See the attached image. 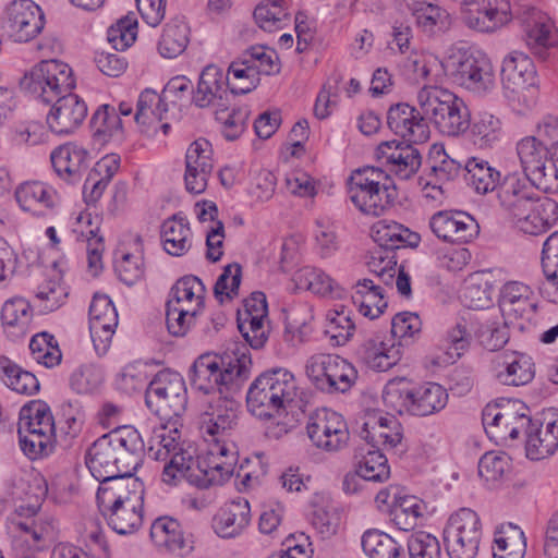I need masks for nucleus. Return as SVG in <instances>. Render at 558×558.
Returning <instances> with one entry per match:
<instances>
[{
    "label": "nucleus",
    "mask_w": 558,
    "mask_h": 558,
    "mask_svg": "<svg viewBox=\"0 0 558 558\" xmlns=\"http://www.w3.org/2000/svg\"><path fill=\"white\" fill-rule=\"evenodd\" d=\"M250 366L251 357L246 350L240 351L239 348L221 356L204 354L193 363L190 381L194 389L205 395H234L247 378Z\"/></svg>",
    "instance_id": "3"
},
{
    "label": "nucleus",
    "mask_w": 558,
    "mask_h": 558,
    "mask_svg": "<svg viewBox=\"0 0 558 558\" xmlns=\"http://www.w3.org/2000/svg\"><path fill=\"white\" fill-rule=\"evenodd\" d=\"M217 452L226 458L223 462L215 459L209 461L194 458L191 452L182 449L175 438L170 435L166 426L153 430L145 453L155 461H163L161 480L168 485H177L182 478L197 488L205 489L210 486L222 485L234 473L235 454L226 446H217Z\"/></svg>",
    "instance_id": "1"
},
{
    "label": "nucleus",
    "mask_w": 558,
    "mask_h": 558,
    "mask_svg": "<svg viewBox=\"0 0 558 558\" xmlns=\"http://www.w3.org/2000/svg\"><path fill=\"white\" fill-rule=\"evenodd\" d=\"M114 459L123 476H134L145 454L144 440L133 426H120L108 433Z\"/></svg>",
    "instance_id": "22"
},
{
    "label": "nucleus",
    "mask_w": 558,
    "mask_h": 558,
    "mask_svg": "<svg viewBox=\"0 0 558 558\" xmlns=\"http://www.w3.org/2000/svg\"><path fill=\"white\" fill-rule=\"evenodd\" d=\"M469 129L470 141L481 149L492 148L501 140V121L492 113L478 114Z\"/></svg>",
    "instance_id": "45"
},
{
    "label": "nucleus",
    "mask_w": 558,
    "mask_h": 558,
    "mask_svg": "<svg viewBox=\"0 0 558 558\" xmlns=\"http://www.w3.org/2000/svg\"><path fill=\"white\" fill-rule=\"evenodd\" d=\"M241 405L233 399V395L218 396L207 407L201 422V432L207 441H214L213 448L209 450L208 457L203 459L209 461L214 459L213 452L217 451V446H226V448L236 456L225 441V437L229 436L239 423ZM226 458L217 452L215 461L223 462Z\"/></svg>",
    "instance_id": "11"
},
{
    "label": "nucleus",
    "mask_w": 558,
    "mask_h": 558,
    "mask_svg": "<svg viewBox=\"0 0 558 558\" xmlns=\"http://www.w3.org/2000/svg\"><path fill=\"white\" fill-rule=\"evenodd\" d=\"M500 367L496 377L500 384L507 386H524L535 375L532 357L521 352L505 355Z\"/></svg>",
    "instance_id": "37"
},
{
    "label": "nucleus",
    "mask_w": 558,
    "mask_h": 558,
    "mask_svg": "<svg viewBox=\"0 0 558 558\" xmlns=\"http://www.w3.org/2000/svg\"><path fill=\"white\" fill-rule=\"evenodd\" d=\"M411 399L412 384L405 378H393L384 387L383 402L387 409L396 413H410Z\"/></svg>",
    "instance_id": "55"
},
{
    "label": "nucleus",
    "mask_w": 558,
    "mask_h": 558,
    "mask_svg": "<svg viewBox=\"0 0 558 558\" xmlns=\"http://www.w3.org/2000/svg\"><path fill=\"white\" fill-rule=\"evenodd\" d=\"M433 233L445 242L469 243L480 233L477 221L461 210H440L429 220Z\"/></svg>",
    "instance_id": "21"
},
{
    "label": "nucleus",
    "mask_w": 558,
    "mask_h": 558,
    "mask_svg": "<svg viewBox=\"0 0 558 558\" xmlns=\"http://www.w3.org/2000/svg\"><path fill=\"white\" fill-rule=\"evenodd\" d=\"M356 472L371 482H383L390 475V468L386 456L376 449H368L360 461Z\"/></svg>",
    "instance_id": "61"
},
{
    "label": "nucleus",
    "mask_w": 558,
    "mask_h": 558,
    "mask_svg": "<svg viewBox=\"0 0 558 558\" xmlns=\"http://www.w3.org/2000/svg\"><path fill=\"white\" fill-rule=\"evenodd\" d=\"M50 159L58 177L70 184H75L87 171L90 154L80 144L66 143L53 149Z\"/></svg>",
    "instance_id": "27"
},
{
    "label": "nucleus",
    "mask_w": 558,
    "mask_h": 558,
    "mask_svg": "<svg viewBox=\"0 0 558 558\" xmlns=\"http://www.w3.org/2000/svg\"><path fill=\"white\" fill-rule=\"evenodd\" d=\"M307 436L312 444L326 452H337L343 449L350 434L343 416L329 409L314 412L306 424Z\"/></svg>",
    "instance_id": "17"
},
{
    "label": "nucleus",
    "mask_w": 558,
    "mask_h": 558,
    "mask_svg": "<svg viewBox=\"0 0 558 558\" xmlns=\"http://www.w3.org/2000/svg\"><path fill=\"white\" fill-rule=\"evenodd\" d=\"M102 372L93 364L77 367L70 377V386L77 393H92L102 384Z\"/></svg>",
    "instance_id": "63"
},
{
    "label": "nucleus",
    "mask_w": 558,
    "mask_h": 558,
    "mask_svg": "<svg viewBox=\"0 0 558 558\" xmlns=\"http://www.w3.org/2000/svg\"><path fill=\"white\" fill-rule=\"evenodd\" d=\"M1 319L4 326L15 328L17 336L25 335L33 320V310L29 302L20 296L5 301L1 311Z\"/></svg>",
    "instance_id": "52"
},
{
    "label": "nucleus",
    "mask_w": 558,
    "mask_h": 558,
    "mask_svg": "<svg viewBox=\"0 0 558 558\" xmlns=\"http://www.w3.org/2000/svg\"><path fill=\"white\" fill-rule=\"evenodd\" d=\"M387 125L405 142L387 141L378 145L376 158L401 180H409L420 169L422 156L413 144L424 143L429 138V126L420 108L407 102H398L388 109Z\"/></svg>",
    "instance_id": "2"
},
{
    "label": "nucleus",
    "mask_w": 558,
    "mask_h": 558,
    "mask_svg": "<svg viewBox=\"0 0 558 558\" xmlns=\"http://www.w3.org/2000/svg\"><path fill=\"white\" fill-rule=\"evenodd\" d=\"M408 554L410 558H440L438 539L424 531L411 534L408 538Z\"/></svg>",
    "instance_id": "64"
},
{
    "label": "nucleus",
    "mask_w": 558,
    "mask_h": 558,
    "mask_svg": "<svg viewBox=\"0 0 558 558\" xmlns=\"http://www.w3.org/2000/svg\"><path fill=\"white\" fill-rule=\"evenodd\" d=\"M86 465L90 474L100 483L99 487H109L111 483L121 485L129 483V480H137L134 476H123L114 459V448L108 434L99 437L88 449Z\"/></svg>",
    "instance_id": "23"
},
{
    "label": "nucleus",
    "mask_w": 558,
    "mask_h": 558,
    "mask_svg": "<svg viewBox=\"0 0 558 558\" xmlns=\"http://www.w3.org/2000/svg\"><path fill=\"white\" fill-rule=\"evenodd\" d=\"M423 502L415 496H400L390 509L391 521L401 531H410L423 514Z\"/></svg>",
    "instance_id": "53"
},
{
    "label": "nucleus",
    "mask_w": 558,
    "mask_h": 558,
    "mask_svg": "<svg viewBox=\"0 0 558 558\" xmlns=\"http://www.w3.org/2000/svg\"><path fill=\"white\" fill-rule=\"evenodd\" d=\"M510 469V459L505 453L486 452L478 461V475L487 484L499 482Z\"/></svg>",
    "instance_id": "62"
},
{
    "label": "nucleus",
    "mask_w": 558,
    "mask_h": 558,
    "mask_svg": "<svg viewBox=\"0 0 558 558\" xmlns=\"http://www.w3.org/2000/svg\"><path fill=\"white\" fill-rule=\"evenodd\" d=\"M417 104L426 122L444 135L457 137L470 128L471 112L464 100L438 86H424L417 93Z\"/></svg>",
    "instance_id": "6"
},
{
    "label": "nucleus",
    "mask_w": 558,
    "mask_h": 558,
    "mask_svg": "<svg viewBox=\"0 0 558 558\" xmlns=\"http://www.w3.org/2000/svg\"><path fill=\"white\" fill-rule=\"evenodd\" d=\"M98 487V509L108 526L120 535L136 532L143 524L144 484L140 480Z\"/></svg>",
    "instance_id": "4"
},
{
    "label": "nucleus",
    "mask_w": 558,
    "mask_h": 558,
    "mask_svg": "<svg viewBox=\"0 0 558 558\" xmlns=\"http://www.w3.org/2000/svg\"><path fill=\"white\" fill-rule=\"evenodd\" d=\"M359 359L369 368L386 372L400 360V350L395 342L387 343L379 333L367 336L356 350Z\"/></svg>",
    "instance_id": "32"
},
{
    "label": "nucleus",
    "mask_w": 558,
    "mask_h": 558,
    "mask_svg": "<svg viewBox=\"0 0 558 558\" xmlns=\"http://www.w3.org/2000/svg\"><path fill=\"white\" fill-rule=\"evenodd\" d=\"M324 332L333 347L348 343L355 332V324L351 318V312L343 305L328 311Z\"/></svg>",
    "instance_id": "47"
},
{
    "label": "nucleus",
    "mask_w": 558,
    "mask_h": 558,
    "mask_svg": "<svg viewBox=\"0 0 558 558\" xmlns=\"http://www.w3.org/2000/svg\"><path fill=\"white\" fill-rule=\"evenodd\" d=\"M0 367L2 371V381L13 391L27 396L39 391V380L33 373L23 369L10 360L2 361Z\"/></svg>",
    "instance_id": "51"
},
{
    "label": "nucleus",
    "mask_w": 558,
    "mask_h": 558,
    "mask_svg": "<svg viewBox=\"0 0 558 558\" xmlns=\"http://www.w3.org/2000/svg\"><path fill=\"white\" fill-rule=\"evenodd\" d=\"M296 393L294 375L287 368L274 367L263 372L251 384L246 393V405L254 416L268 420L284 412Z\"/></svg>",
    "instance_id": "5"
},
{
    "label": "nucleus",
    "mask_w": 558,
    "mask_h": 558,
    "mask_svg": "<svg viewBox=\"0 0 558 558\" xmlns=\"http://www.w3.org/2000/svg\"><path fill=\"white\" fill-rule=\"evenodd\" d=\"M463 304L472 310L488 308L493 303V286L480 276H471L461 291Z\"/></svg>",
    "instance_id": "54"
},
{
    "label": "nucleus",
    "mask_w": 558,
    "mask_h": 558,
    "mask_svg": "<svg viewBox=\"0 0 558 558\" xmlns=\"http://www.w3.org/2000/svg\"><path fill=\"white\" fill-rule=\"evenodd\" d=\"M446 68L452 80L476 94L495 87V69L488 56L474 48H458L447 59Z\"/></svg>",
    "instance_id": "8"
},
{
    "label": "nucleus",
    "mask_w": 558,
    "mask_h": 558,
    "mask_svg": "<svg viewBox=\"0 0 558 558\" xmlns=\"http://www.w3.org/2000/svg\"><path fill=\"white\" fill-rule=\"evenodd\" d=\"M448 401V393L439 384L425 383L418 387L412 385L410 414L427 416L442 410Z\"/></svg>",
    "instance_id": "35"
},
{
    "label": "nucleus",
    "mask_w": 558,
    "mask_h": 558,
    "mask_svg": "<svg viewBox=\"0 0 558 558\" xmlns=\"http://www.w3.org/2000/svg\"><path fill=\"white\" fill-rule=\"evenodd\" d=\"M283 0H272L258 4L254 10V19L258 26L267 32L281 28L288 20Z\"/></svg>",
    "instance_id": "60"
},
{
    "label": "nucleus",
    "mask_w": 558,
    "mask_h": 558,
    "mask_svg": "<svg viewBox=\"0 0 558 558\" xmlns=\"http://www.w3.org/2000/svg\"><path fill=\"white\" fill-rule=\"evenodd\" d=\"M29 350L34 360L46 367H53L61 362V351L54 337L46 331L31 339Z\"/></svg>",
    "instance_id": "57"
},
{
    "label": "nucleus",
    "mask_w": 558,
    "mask_h": 558,
    "mask_svg": "<svg viewBox=\"0 0 558 558\" xmlns=\"http://www.w3.org/2000/svg\"><path fill=\"white\" fill-rule=\"evenodd\" d=\"M306 375L316 389L326 393H344L357 379V371L336 354H315L306 362Z\"/></svg>",
    "instance_id": "12"
},
{
    "label": "nucleus",
    "mask_w": 558,
    "mask_h": 558,
    "mask_svg": "<svg viewBox=\"0 0 558 558\" xmlns=\"http://www.w3.org/2000/svg\"><path fill=\"white\" fill-rule=\"evenodd\" d=\"M541 263L546 279L541 292L549 302L558 303V231L553 232L544 242Z\"/></svg>",
    "instance_id": "39"
},
{
    "label": "nucleus",
    "mask_w": 558,
    "mask_h": 558,
    "mask_svg": "<svg viewBox=\"0 0 558 558\" xmlns=\"http://www.w3.org/2000/svg\"><path fill=\"white\" fill-rule=\"evenodd\" d=\"M349 197L365 215H384L396 202L398 191L390 174L378 167H364L349 179Z\"/></svg>",
    "instance_id": "7"
},
{
    "label": "nucleus",
    "mask_w": 558,
    "mask_h": 558,
    "mask_svg": "<svg viewBox=\"0 0 558 558\" xmlns=\"http://www.w3.org/2000/svg\"><path fill=\"white\" fill-rule=\"evenodd\" d=\"M411 10L417 25L426 33L445 32L451 25L449 13L437 4L414 1Z\"/></svg>",
    "instance_id": "48"
},
{
    "label": "nucleus",
    "mask_w": 558,
    "mask_h": 558,
    "mask_svg": "<svg viewBox=\"0 0 558 558\" xmlns=\"http://www.w3.org/2000/svg\"><path fill=\"white\" fill-rule=\"evenodd\" d=\"M500 75L504 88L513 94L534 87L537 81L532 59L519 51H511L504 58Z\"/></svg>",
    "instance_id": "29"
},
{
    "label": "nucleus",
    "mask_w": 558,
    "mask_h": 558,
    "mask_svg": "<svg viewBox=\"0 0 558 558\" xmlns=\"http://www.w3.org/2000/svg\"><path fill=\"white\" fill-rule=\"evenodd\" d=\"M464 178L470 186L477 194H487L500 186V172L492 167L488 161L472 157L469 158L463 166Z\"/></svg>",
    "instance_id": "40"
},
{
    "label": "nucleus",
    "mask_w": 558,
    "mask_h": 558,
    "mask_svg": "<svg viewBox=\"0 0 558 558\" xmlns=\"http://www.w3.org/2000/svg\"><path fill=\"white\" fill-rule=\"evenodd\" d=\"M372 236L380 248L391 253L396 248L416 246L420 242V235L416 232H412L396 221H378L372 228Z\"/></svg>",
    "instance_id": "34"
},
{
    "label": "nucleus",
    "mask_w": 558,
    "mask_h": 558,
    "mask_svg": "<svg viewBox=\"0 0 558 558\" xmlns=\"http://www.w3.org/2000/svg\"><path fill=\"white\" fill-rule=\"evenodd\" d=\"M251 522V507L245 498H236L221 507L213 519L215 533L221 538H234Z\"/></svg>",
    "instance_id": "31"
},
{
    "label": "nucleus",
    "mask_w": 558,
    "mask_h": 558,
    "mask_svg": "<svg viewBox=\"0 0 558 558\" xmlns=\"http://www.w3.org/2000/svg\"><path fill=\"white\" fill-rule=\"evenodd\" d=\"M236 323L241 335L253 349L264 347L269 335L268 318H257L244 313L236 317Z\"/></svg>",
    "instance_id": "59"
},
{
    "label": "nucleus",
    "mask_w": 558,
    "mask_h": 558,
    "mask_svg": "<svg viewBox=\"0 0 558 558\" xmlns=\"http://www.w3.org/2000/svg\"><path fill=\"white\" fill-rule=\"evenodd\" d=\"M47 116L49 129L59 135L73 133L87 117V106L76 94L63 92L52 101Z\"/></svg>",
    "instance_id": "24"
},
{
    "label": "nucleus",
    "mask_w": 558,
    "mask_h": 558,
    "mask_svg": "<svg viewBox=\"0 0 558 558\" xmlns=\"http://www.w3.org/2000/svg\"><path fill=\"white\" fill-rule=\"evenodd\" d=\"M362 548L369 558H404L403 547L390 535L368 530L362 536Z\"/></svg>",
    "instance_id": "49"
},
{
    "label": "nucleus",
    "mask_w": 558,
    "mask_h": 558,
    "mask_svg": "<svg viewBox=\"0 0 558 558\" xmlns=\"http://www.w3.org/2000/svg\"><path fill=\"white\" fill-rule=\"evenodd\" d=\"M537 186L526 178L512 173L507 175L500 184L498 199L500 206L513 220L525 217L537 202Z\"/></svg>",
    "instance_id": "20"
},
{
    "label": "nucleus",
    "mask_w": 558,
    "mask_h": 558,
    "mask_svg": "<svg viewBox=\"0 0 558 558\" xmlns=\"http://www.w3.org/2000/svg\"><path fill=\"white\" fill-rule=\"evenodd\" d=\"M373 449H393L402 439L400 424L395 417L373 416L363 424L360 433Z\"/></svg>",
    "instance_id": "33"
},
{
    "label": "nucleus",
    "mask_w": 558,
    "mask_h": 558,
    "mask_svg": "<svg viewBox=\"0 0 558 558\" xmlns=\"http://www.w3.org/2000/svg\"><path fill=\"white\" fill-rule=\"evenodd\" d=\"M150 539L167 553L184 556L193 549L191 535H185L180 522L171 517H159L150 526Z\"/></svg>",
    "instance_id": "30"
},
{
    "label": "nucleus",
    "mask_w": 558,
    "mask_h": 558,
    "mask_svg": "<svg viewBox=\"0 0 558 558\" xmlns=\"http://www.w3.org/2000/svg\"><path fill=\"white\" fill-rule=\"evenodd\" d=\"M162 100V96H158L151 89H145L138 96L134 120L143 126L142 132L149 134L150 126L161 120L160 106Z\"/></svg>",
    "instance_id": "56"
},
{
    "label": "nucleus",
    "mask_w": 558,
    "mask_h": 558,
    "mask_svg": "<svg viewBox=\"0 0 558 558\" xmlns=\"http://www.w3.org/2000/svg\"><path fill=\"white\" fill-rule=\"evenodd\" d=\"M482 538L480 517L470 508L450 515L444 530V541L450 558H475Z\"/></svg>",
    "instance_id": "14"
},
{
    "label": "nucleus",
    "mask_w": 558,
    "mask_h": 558,
    "mask_svg": "<svg viewBox=\"0 0 558 558\" xmlns=\"http://www.w3.org/2000/svg\"><path fill=\"white\" fill-rule=\"evenodd\" d=\"M352 301L359 312L371 319L379 317L387 307L383 289L371 279H362L356 282Z\"/></svg>",
    "instance_id": "41"
},
{
    "label": "nucleus",
    "mask_w": 558,
    "mask_h": 558,
    "mask_svg": "<svg viewBox=\"0 0 558 558\" xmlns=\"http://www.w3.org/2000/svg\"><path fill=\"white\" fill-rule=\"evenodd\" d=\"M121 158L118 154H108L98 160L84 183L83 193L87 202L100 198L107 185L118 172Z\"/></svg>",
    "instance_id": "36"
},
{
    "label": "nucleus",
    "mask_w": 558,
    "mask_h": 558,
    "mask_svg": "<svg viewBox=\"0 0 558 558\" xmlns=\"http://www.w3.org/2000/svg\"><path fill=\"white\" fill-rule=\"evenodd\" d=\"M191 229L184 217L173 215L161 226L165 251L172 256H182L191 247Z\"/></svg>",
    "instance_id": "42"
},
{
    "label": "nucleus",
    "mask_w": 558,
    "mask_h": 558,
    "mask_svg": "<svg viewBox=\"0 0 558 558\" xmlns=\"http://www.w3.org/2000/svg\"><path fill=\"white\" fill-rule=\"evenodd\" d=\"M530 408L521 400H508L506 403L487 404L482 413L483 426L493 437L514 440L521 434V427L530 422Z\"/></svg>",
    "instance_id": "15"
},
{
    "label": "nucleus",
    "mask_w": 558,
    "mask_h": 558,
    "mask_svg": "<svg viewBox=\"0 0 558 558\" xmlns=\"http://www.w3.org/2000/svg\"><path fill=\"white\" fill-rule=\"evenodd\" d=\"M521 433L525 435L526 457L531 460H542L553 454L558 448V414L544 423L532 420Z\"/></svg>",
    "instance_id": "28"
},
{
    "label": "nucleus",
    "mask_w": 558,
    "mask_h": 558,
    "mask_svg": "<svg viewBox=\"0 0 558 558\" xmlns=\"http://www.w3.org/2000/svg\"><path fill=\"white\" fill-rule=\"evenodd\" d=\"M205 286L202 280L193 275L180 278L171 288V299L167 302L171 306L196 307L204 305Z\"/></svg>",
    "instance_id": "44"
},
{
    "label": "nucleus",
    "mask_w": 558,
    "mask_h": 558,
    "mask_svg": "<svg viewBox=\"0 0 558 558\" xmlns=\"http://www.w3.org/2000/svg\"><path fill=\"white\" fill-rule=\"evenodd\" d=\"M89 332L98 355H104L110 348L118 326V312L111 299L96 293L89 305Z\"/></svg>",
    "instance_id": "19"
},
{
    "label": "nucleus",
    "mask_w": 558,
    "mask_h": 558,
    "mask_svg": "<svg viewBox=\"0 0 558 558\" xmlns=\"http://www.w3.org/2000/svg\"><path fill=\"white\" fill-rule=\"evenodd\" d=\"M517 154L523 170L520 178H526L544 193L558 191V170L548 158L550 149L536 137L527 136L517 144Z\"/></svg>",
    "instance_id": "13"
},
{
    "label": "nucleus",
    "mask_w": 558,
    "mask_h": 558,
    "mask_svg": "<svg viewBox=\"0 0 558 558\" xmlns=\"http://www.w3.org/2000/svg\"><path fill=\"white\" fill-rule=\"evenodd\" d=\"M460 9L461 21L470 29L492 33L511 20L508 0H453Z\"/></svg>",
    "instance_id": "16"
},
{
    "label": "nucleus",
    "mask_w": 558,
    "mask_h": 558,
    "mask_svg": "<svg viewBox=\"0 0 558 558\" xmlns=\"http://www.w3.org/2000/svg\"><path fill=\"white\" fill-rule=\"evenodd\" d=\"M15 198L24 210H32L36 206L52 208L56 205L57 193L44 182L29 181L19 185Z\"/></svg>",
    "instance_id": "43"
},
{
    "label": "nucleus",
    "mask_w": 558,
    "mask_h": 558,
    "mask_svg": "<svg viewBox=\"0 0 558 558\" xmlns=\"http://www.w3.org/2000/svg\"><path fill=\"white\" fill-rule=\"evenodd\" d=\"M90 124L95 130V135L101 137L105 142L120 143L124 138L122 120L114 107L100 106L92 116Z\"/></svg>",
    "instance_id": "50"
},
{
    "label": "nucleus",
    "mask_w": 558,
    "mask_h": 558,
    "mask_svg": "<svg viewBox=\"0 0 558 558\" xmlns=\"http://www.w3.org/2000/svg\"><path fill=\"white\" fill-rule=\"evenodd\" d=\"M227 74H232L234 78L243 81L241 84L229 83V89L232 95L248 94L259 84L258 66L244 63L242 58L231 62Z\"/></svg>",
    "instance_id": "58"
},
{
    "label": "nucleus",
    "mask_w": 558,
    "mask_h": 558,
    "mask_svg": "<svg viewBox=\"0 0 558 558\" xmlns=\"http://www.w3.org/2000/svg\"><path fill=\"white\" fill-rule=\"evenodd\" d=\"M229 77L216 64L206 65L199 74L192 101L198 108L225 107L229 102Z\"/></svg>",
    "instance_id": "26"
},
{
    "label": "nucleus",
    "mask_w": 558,
    "mask_h": 558,
    "mask_svg": "<svg viewBox=\"0 0 558 558\" xmlns=\"http://www.w3.org/2000/svg\"><path fill=\"white\" fill-rule=\"evenodd\" d=\"M211 144L205 138L194 141L185 155V187L190 193L202 194L213 170Z\"/></svg>",
    "instance_id": "25"
},
{
    "label": "nucleus",
    "mask_w": 558,
    "mask_h": 558,
    "mask_svg": "<svg viewBox=\"0 0 558 558\" xmlns=\"http://www.w3.org/2000/svg\"><path fill=\"white\" fill-rule=\"evenodd\" d=\"M20 87L26 94L50 104L63 92L72 90L75 81L72 69L58 60L41 61L20 80Z\"/></svg>",
    "instance_id": "9"
},
{
    "label": "nucleus",
    "mask_w": 558,
    "mask_h": 558,
    "mask_svg": "<svg viewBox=\"0 0 558 558\" xmlns=\"http://www.w3.org/2000/svg\"><path fill=\"white\" fill-rule=\"evenodd\" d=\"M145 403L161 420L180 416L187 405L183 377L177 372H159L146 389Z\"/></svg>",
    "instance_id": "10"
},
{
    "label": "nucleus",
    "mask_w": 558,
    "mask_h": 558,
    "mask_svg": "<svg viewBox=\"0 0 558 558\" xmlns=\"http://www.w3.org/2000/svg\"><path fill=\"white\" fill-rule=\"evenodd\" d=\"M523 27L526 45L535 54L545 59L546 49L553 45L549 17L539 11L532 10L523 20Z\"/></svg>",
    "instance_id": "38"
},
{
    "label": "nucleus",
    "mask_w": 558,
    "mask_h": 558,
    "mask_svg": "<svg viewBox=\"0 0 558 558\" xmlns=\"http://www.w3.org/2000/svg\"><path fill=\"white\" fill-rule=\"evenodd\" d=\"M189 40L187 24L180 17L172 19L166 24L158 43L159 53L163 58H177L186 49Z\"/></svg>",
    "instance_id": "46"
},
{
    "label": "nucleus",
    "mask_w": 558,
    "mask_h": 558,
    "mask_svg": "<svg viewBox=\"0 0 558 558\" xmlns=\"http://www.w3.org/2000/svg\"><path fill=\"white\" fill-rule=\"evenodd\" d=\"M45 16L32 0H14L5 11L4 28L16 43H27L44 28Z\"/></svg>",
    "instance_id": "18"
}]
</instances>
